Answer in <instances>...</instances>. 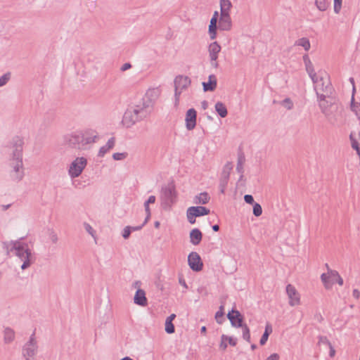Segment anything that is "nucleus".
Returning a JSON list of instances; mask_svg holds the SVG:
<instances>
[{"instance_id":"nucleus-1","label":"nucleus","mask_w":360,"mask_h":360,"mask_svg":"<svg viewBox=\"0 0 360 360\" xmlns=\"http://www.w3.org/2000/svg\"><path fill=\"white\" fill-rule=\"evenodd\" d=\"M98 139V132L90 128L75 131L64 136L65 143L82 154L90 150Z\"/></svg>"},{"instance_id":"nucleus-2","label":"nucleus","mask_w":360,"mask_h":360,"mask_svg":"<svg viewBox=\"0 0 360 360\" xmlns=\"http://www.w3.org/2000/svg\"><path fill=\"white\" fill-rule=\"evenodd\" d=\"M318 101L321 112L330 122L334 124L342 118L343 107L340 104L326 100L324 95L319 96Z\"/></svg>"},{"instance_id":"nucleus-3","label":"nucleus","mask_w":360,"mask_h":360,"mask_svg":"<svg viewBox=\"0 0 360 360\" xmlns=\"http://www.w3.org/2000/svg\"><path fill=\"white\" fill-rule=\"evenodd\" d=\"M305 66V70L309 75V77L313 82L314 89L316 91L317 96H321L319 91H326L328 87V82L323 81V77L319 76L314 68L312 62L311 61L309 56L305 54L302 57Z\"/></svg>"},{"instance_id":"nucleus-4","label":"nucleus","mask_w":360,"mask_h":360,"mask_svg":"<svg viewBox=\"0 0 360 360\" xmlns=\"http://www.w3.org/2000/svg\"><path fill=\"white\" fill-rule=\"evenodd\" d=\"M160 199L164 209L171 208L176 202L177 192L174 181H171L167 184L162 186Z\"/></svg>"},{"instance_id":"nucleus-5","label":"nucleus","mask_w":360,"mask_h":360,"mask_svg":"<svg viewBox=\"0 0 360 360\" xmlns=\"http://www.w3.org/2000/svg\"><path fill=\"white\" fill-rule=\"evenodd\" d=\"M11 250L15 251V255L22 262L21 269L25 270L27 269L32 264V253L30 250L28 248L27 243H20L19 241H15L13 244Z\"/></svg>"},{"instance_id":"nucleus-6","label":"nucleus","mask_w":360,"mask_h":360,"mask_svg":"<svg viewBox=\"0 0 360 360\" xmlns=\"http://www.w3.org/2000/svg\"><path fill=\"white\" fill-rule=\"evenodd\" d=\"M38 352V344L35 337V330L30 335L29 340L23 345L22 349V356L26 360H35Z\"/></svg>"},{"instance_id":"nucleus-7","label":"nucleus","mask_w":360,"mask_h":360,"mask_svg":"<svg viewBox=\"0 0 360 360\" xmlns=\"http://www.w3.org/2000/svg\"><path fill=\"white\" fill-rule=\"evenodd\" d=\"M191 79L187 76L179 75L174 79V106L177 108L179 104L180 96L183 91L191 85Z\"/></svg>"},{"instance_id":"nucleus-8","label":"nucleus","mask_w":360,"mask_h":360,"mask_svg":"<svg viewBox=\"0 0 360 360\" xmlns=\"http://www.w3.org/2000/svg\"><path fill=\"white\" fill-rule=\"evenodd\" d=\"M160 94L161 89L160 88H149L144 94L141 103L151 111Z\"/></svg>"},{"instance_id":"nucleus-9","label":"nucleus","mask_w":360,"mask_h":360,"mask_svg":"<svg viewBox=\"0 0 360 360\" xmlns=\"http://www.w3.org/2000/svg\"><path fill=\"white\" fill-rule=\"evenodd\" d=\"M10 167L11 170L10 176L13 181H20L24 176V167L22 159H11Z\"/></svg>"},{"instance_id":"nucleus-10","label":"nucleus","mask_w":360,"mask_h":360,"mask_svg":"<svg viewBox=\"0 0 360 360\" xmlns=\"http://www.w3.org/2000/svg\"><path fill=\"white\" fill-rule=\"evenodd\" d=\"M87 164V159H75L69 168V174L71 178L79 176Z\"/></svg>"},{"instance_id":"nucleus-11","label":"nucleus","mask_w":360,"mask_h":360,"mask_svg":"<svg viewBox=\"0 0 360 360\" xmlns=\"http://www.w3.org/2000/svg\"><path fill=\"white\" fill-rule=\"evenodd\" d=\"M24 138L20 136H14L11 143L10 148L14 158H20L22 155Z\"/></svg>"},{"instance_id":"nucleus-12","label":"nucleus","mask_w":360,"mask_h":360,"mask_svg":"<svg viewBox=\"0 0 360 360\" xmlns=\"http://www.w3.org/2000/svg\"><path fill=\"white\" fill-rule=\"evenodd\" d=\"M221 46L217 42H212L208 46V53L211 66L217 68L219 66L217 61L219 54L221 51Z\"/></svg>"},{"instance_id":"nucleus-13","label":"nucleus","mask_w":360,"mask_h":360,"mask_svg":"<svg viewBox=\"0 0 360 360\" xmlns=\"http://www.w3.org/2000/svg\"><path fill=\"white\" fill-rule=\"evenodd\" d=\"M188 264L191 270L198 272L203 268V263L196 252H191L188 256Z\"/></svg>"},{"instance_id":"nucleus-14","label":"nucleus","mask_w":360,"mask_h":360,"mask_svg":"<svg viewBox=\"0 0 360 360\" xmlns=\"http://www.w3.org/2000/svg\"><path fill=\"white\" fill-rule=\"evenodd\" d=\"M227 318L230 321L233 327L241 328L245 325L243 323V316L238 310L235 309L234 308H233L231 311H229L227 314Z\"/></svg>"},{"instance_id":"nucleus-15","label":"nucleus","mask_w":360,"mask_h":360,"mask_svg":"<svg viewBox=\"0 0 360 360\" xmlns=\"http://www.w3.org/2000/svg\"><path fill=\"white\" fill-rule=\"evenodd\" d=\"M197 112L194 108L187 110L185 117L186 128L191 131L196 126Z\"/></svg>"},{"instance_id":"nucleus-16","label":"nucleus","mask_w":360,"mask_h":360,"mask_svg":"<svg viewBox=\"0 0 360 360\" xmlns=\"http://www.w3.org/2000/svg\"><path fill=\"white\" fill-rule=\"evenodd\" d=\"M139 121L140 120L133 113V112L129 108H128L124 113L122 123L125 127L130 128Z\"/></svg>"},{"instance_id":"nucleus-17","label":"nucleus","mask_w":360,"mask_h":360,"mask_svg":"<svg viewBox=\"0 0 360 360\" xmlns=\"http://www.w3.org/2000/svg\"><path fill=\"white\" fill-rule=\"evenodd\" d=\"M286 292L290 300L289 304L290 306H295L300 304V295L293 285L288 284L286 286Z\"/></svg>"},{"instance_id":"nucleus-18","label":"nucleus","mask_w":360,"mask_h":360,"mask_svg":"<svg viewBox=\"0 0 360 360\" xmlns=\"http://www.w3.org/2000/svg\"><path fill=\"white\" fill-rule=\"evenodd\" d=\"M129 109L140 121L146 118L147 115L151 112L146 106L145 107L142 103L134 107L129 108Z\"/></svg>"},{"instance_id":"nucleus-19","label":"nucleus","mask_w":360,"mask_h":360,"mask_svg":"<svg viewBox=\"0 0 360 360\" xmlns=\"http://www.w3.org/2000/svg\"><path fill=\"white\" fill-rule=\"evenodd\" d=\"M218 27L222 31H229L232 28V20L230 14H220Z\"/></svg>"},{"instance_id":"nucleus-20","label":"nucleus","mask_w":360,"mask_h":360,"mask_svg":"<svg viewBox=\"0 0 360 360\" xmlns=\"http://www.w3.org/2000/svg\"><path fill=\"white\" fill-rule=\"evenodd\" d=\"M115 145V139L114 137L110 138L105 145L99 148L97 156L103 157L108 155L110 150L114 148Z\"/></svg>"},{"instance_id":"nucleus-21","label":"nucleus","mask_w":360,"mask_h":360,"mask_svg":"<svg viewBox=\"0 0 360 360\" xmlns=\"http://www.w3.org/2000/svg\"><path fill=\"white\" fill-rule=\"evenodd\" d=\"M134 302L139 306L146 307L148 304V300L146 292L143 290L139 288L134 295Z\"/></svg>"},{"instance_id":"nucleus-22","label":"nucleus","mask_w":360,"mask_h":360,"mask_svg":"<svg viewBox=\"0 0 360 360\" xmlns=\"http://www.w3.org/2000/svg\"><path fill=\"white\" fill-rule=\"evenodd\" d=\"M190 242L194 245H198L200 243L202 238V233L197 228L192 229L189 234Z\"/></svg>"},{"instance_id":"nucleus-23","label":"nucleus","mask_w":360,"mask_h":360,"mask_svg":"<svg viewBox=\"0 0 360 360\" xmlns=\"http://www.w3.org/2000/svg\"><path fill=\"white\" fill-rule=\"evenodd\" d=\"M350 140L352 148L356 150L358 155L360 156V131L352 132L350 134Z\"/></svg>"},{"instance_id":"nucleus-24","label":"nucleus","mask_w":360,"mask_h":360,"mask_svg":"<svg viewBox=\"0 0 360 360\" xmlns=\"http://www.w3.org/2000/svg\"><path fill=\"white\" fill-rule=\"evenodd\" d=\"M204 91H213L217 87V79L214 75L209 76L207 82H202Z\"/></svg>"},{"instance_id":"nucleus-25","label":"nucleus","mask_w":360,"mask_h":360,"mask_svg":"<svg viewBox=\"0 0 360 360\" xmlns=\"http://www.w3.org/2000/svg\"><path fill=\"white\" fill-rule=\"evenodd\" d=\"M190 208L193 212L194 214L197 216V217L205 216L210 213V210L206 207L203 206H192Z\"/></svg>"},{"instance_id":"nucleus-26","label":"nucleus","mask_w":360,"mask_h":360,"mask_svg":"<svg viewBox=\"0 0 360 360\" xmlns=\"http://www.w3.org/2000/svg\"><path fill=\"white\" fill-rule=\"evenodd\" d=\"M321 279L323 282L324 287L326 289L328 290L330 289L333 286V285L335 283V281L331 280L332 276L330 274H326L323 273L321 275Z\"/></svg>"},{"instance_id":"nucleus-27","label":"nucleus","mask_w":360,"mask_h":360,"mask_svg":"<svg viewBox=\"0 0 360 360\" xmlns=\"http://www.w3.org/2000/svg\"><path fill=\"white\" fill-rule=\"evenodd\" d=\"M4 341L6 344L11 343L15 339V332L10 327H6L4 329Z\"/></svg>"},{"instance_id":"nucleus-28","label":"nucleus","mask_w":360,"mask_h":360,"mask_svg":"<svg viewBox=\"0 0 360 360\" xmlns=\"http://www.w3.org/2000/svg\"><path fill=\"white\" fill-rule=\"evenodd\" d=\"M210 197L207 192H202L194 198V203L205 205L210 201Z\"/></svg>"},{"instance_id":"nucleus-29","label":"nucleus","mask_w":360,"mask_h":360,"mask_svg":"<svg viewBox=\"0 0 360 360\" xmlns=\"http://www.w3.org/2000/svg\"><path fill=\"white\" fill-rule=\"evenodd\" d=\"M294 45L296 46L302 47L305 51H308L311 48L310 41H309V39H307V37H302V38L297 39L295 41Z\"/></svg>"},{"instance_id":"nucleus-30","label":"nucleus","mask_w":360,"mask_h":360,"mask_svg":"<svg viewBox=\"0 0 360 360\" xmlns=\"http://www.w3.org/2000/svg\"><path fill=\"white\" fill-rule=\"evenodd\" d=\"M232 4L230 0L220 1V14H230Z\"/></svg>"},{"instance_id":"nucleus-31","label":"nucleus","mask_w":360,"mask_h":360,"mask_svg":"<svg viewBox=\"0 0 360 360\" xmlns=\"http://www.w3.org/2000/svg\"><path fill=\"white\" fill-rule=\"evenodd\" d=\"M214 108L216 112L221 117H226L228 111L226 105L220 101L217 102L214 105Z\"/></svg>"},{"instance_id":"nucleus-32","label":"nucleus","mask_w":360,"mask_h":360,"mask_svg":"<svg viewBox=\"0 0 360 360\" xmlns=\"http://www.w3.org/2000/svg\"><path fill=\"white\" fill-rule=\"evenodd\" d=\"M233 169V164L231 162H228L224 167L221 172V178L226 182L229 178L230 172Z\"/></svg>"},{"instance_id":"nucleus-33","label":"nucleus","mask_w":360,"mask_h":360,"mask_svg":"<svg viewBox=\"0 0 360 360\" xmlns=\"http://www.w3.org/2000/svg\"><path fill=\"white\" fill-rule=\"evenodd\" d=\"M329 274L332 276V279L331 280L335 281V283H337L340 285H343V282H344L343 279L340 276L339 273L337 271L329 269Z\"/></svg>"},{"instance_id":"nucleus-34","label":"nucleus","mask_w":360,"mask_h":360,"mask_svg":"<svg viewBox=\"0 0 360 360\" xmlns=\"http://www.w3.org/2000/svg\"><path fill=\"white\" fill-rule=\"evenodd\" d=\"M315 5L320 11H325L329 6L328 0H315Z\"/></svg>"},{"instance_id":"nucleus-35","label":"nucleus","mask_w":360,"mask_h":360,"mask_svg":"<svg viewBox=\"0 0 360 360\" xmlns=\"http://www.w3.org/2000/svg\"><path fill=\"white\" fill-rule=\"evenodd\" d=\"M224 315V305L221 304L219 307V310L215 314V319H216V321L219 324H222L223 322L224 321V319L223 318Z\"/></svg>"},{"instance_id":"nucleus-36","label":"nucleus","mask_w":360,"mask_h":360,"mask_svg":"<svg viewBox=\"0 0 360 360\" xmlns=\"http://www.w3.org/2000/svg\"><path fill=\"white\" fill-rule=\"evenodd\" d=\"M279 104L288 110H290L294 107V103L290 98H285L279 102Z\"/></svg>"},{"instance_id":"nucleus-37","label":"nucleus","mask_w":360,"mask_h":360,"mask_svg":"<svg viewBox=\"0 0 360 360\" xmlns=\"http://www.w3.org/2000/svg\"><path fill=\"white\" fill-rule=\"evenodd\" d=\"M351 109L359 118L360 117V103L354 102V94L352 98Z\"/></svg>"},{"instance_id":"nucleus-38","label":"nucleus","mask_w":360,"mask_h":360,"mask_svg":"<svg viewBox=\"0 0 360 360\" xmlns=\"http://www.w3.org/2000/svg\"><path fill=\"white\" fill-rule=\"evenodd\" d=\"M243 330V338L246 340L247 342H250V328L247 326V324H245L243 326L241 327Z\"/></svg>"},{"instance_id":"nucleus-39","label":"nucleus","mask_w":360,"mask_h":360,"mask_svg":"<svg viewBox=\"0 0 360 360\" xmlns=\"http://www.w3.org/2000/svg\"><path fill=\"white\" fill-rule=\"evenodd\" d=\"M245 159H238V163L236 166V170L238 173L240 174V179H242L243 177V165L245 164Z\"/></svg>"},{"instance_id":"nucleus-40","label":"nucleus","mask_w":360,"mask_h":360,"mask_svg":"<svg viewBox=\"0 0 360 360\" xmlns=\"http://www.w3.org/2000/svg\"><path fill=\"white\" fill-rule=\"evenodd\" d=\"M186 216L187 219L190 224H193L195 223V218L197 217V216L194 214L193 212L190 207H188L186 211Z\"/></svg>"},{"instance_id":"nucleus-41","label":"nucleus","mask_w":360,"mask_h":360,"mask_svg":"<svg viewBox=\"0 0 360 360\" xmlns=\"http://www.w3.org/2000/svg\"><path fill=\"white\" fill-rule=\"evenodd\" d=\"M217 25L210 24L208 32L210 34V37L212 40L216 39V37H217Z\"/></svg>"},{"instance_id":"nucleus-42","label":"nucleus","mask_w":360,"mask_h":360,"mask_svg":"<svg viewBox=\"0 0 360 360\" xmlns=\"http://www.w3.org/2000/svg\"><path fill=\"white\" fill-rule=\"evenodd\" d=\"M221 339H222V340L228 341L229 344L233 347H234L237 345V339L234 338L233 337H230V336L223 334L221 336Z\"/></svg>"},{"instance_id":"nucleus-43","label":"nucleus","mask_w":360,"mask_h":360,"mask_svg":"<svg viewBox=\"0 0 360 360\" xmlns=\"http://www.w3.org/2000/svg\"><path fill=\"white\" fill-rule=\"evenodd\" d=\"M11 72H6L0 77V87L4 86L11 79Z\"/></svg>"},{"instance_id":"nucleus-44","label":"nucleus","mask_w":360,"mask_h":360,"mask_svg":"<svg viewBox=\"0 0 360 360\" xmlns=\"http://www.w3.org/2000/svg\"><path fill=\"white\" fill-rule=\"evenodd\" d=\"M253 205V214L255 217H259L262 214V206L257 203L255 202Z\"/></svg>"},{"instance_id":"nucleus-45","label":"nucleus","mask_w":360,"mask_h":360,"mask_svg":"<svg viewBox=\"0 0 360 360\" xmlns=\"http://www.w3.org/2000/svg\"><path fill=\"white\" fill-rule=\"evenodd\" d=\"M165 331L168 334H172L175 332V327L172 322L165 321Z\"/></svg>"},{"instance_id":"nucleus-46","label":"nucleus","mask_w":360,"mask_h":360,"mask_svg":"<svg viewBox=\"0 0 360 360\" xmlns=\"http://www.w3.org/2000/svg\"><path fill=\"white\" fill-rule=\"evenodd\" d=\"M15 243V241H11V242H3V249L6 252V255H8L10 251H12L13 250H11V248L12 247L13 244Z\"/></svg>"},{"instance_id":"nucleus-47","label":"nucleus","mask_w":360,"mask_h":360,"mask_svg":"<svg viewBox=\"0 0 360 360\" xmlns=\"http://www.w3.org/2000/svg\"><path fill=\"white\" fill-rule=\"evenodd\" d=\"M144 208H145V212H146V216L145 220L143 221V224H146L148 223V221H149L150 216H151L149 204L144 202Z\"/></svg>"},{"instance_id":"nucleus-48","label":"nucleus","mask_w":360,"mask_h":360,"mask_svg":"<svg viewBox=\"0 0 360 360\" xmlns=\"http://www.w3.org/2000/svg\"><path fill=\"white\" fill-rule=\"evenodd\" d=\"M342 0H334V12L339 13L342 8Z\"/></svg>"},{"instance_id":"nucleus-49","label":"nucleus","mask_w":360,"mask_h":360,"mask_svg":"<svg viewBox=\"0 0 360 360\" xmlns=\"http://www.w3.org/2000/svg\"><path fill=\"white\" fill-rule=\"evenodd\" d=\"M49 238L53 244H56L58 243V238L57 234L56 233V232L53 230H50Z\"/></svg>"},{"instance_id":"nucleus-50","label":"nucleus","mask_w":360,"mask_h":360,"mask_svg":"<svg viewBox=\"0 0 360 360\" xmlns=\"http://www.w3.org/2000/svg\"><path fill=\"white\" fill-rule=\"evenodd\" d=\"M131 229H130V226H127L124 229H123V232H122V237L124 238V239H128L131 235Z\"/></svg>"},{"instance_id":"nucleus-51","label":"nucleus","mask_w":360,"mask_h":360,"mask_svg":"<svg viewBox=\"0 0 360 360\" xmlns=\"http://www.w3.org/2000/svg\"><path fill=\"white\" fill-rule=\"evenodd\" d=\"M244 200L247 204L249 205H254L255 203L253 196L250 194H246L244 195Z\"/></svg>"},{"instance_id":"nucleus-52","label":"nucleus","mask_w":360,"mask_h":360,"mask_svg":"<svg viewBox=\"0 0 360 360\" xmlns=\"http://www.w3.org/2000/svg\"><path fill=\"white\" fill-rule=\"evenodd\" d=\"M319 344L326 345L327 346H330L331 342L326 336H319Z\"/></svg>"},{"instance_id":"nucleus-53","label":"nucleus","mask_w":360,"mask_h":360,"mask_svg":"<svg viewBox=\"0 0 360 360\" xmlns=\"http://www.w3.org/2000/svg\"><path fill=\"white\" fill-rule=\"evenodd\" d=\"M84 226L86 232H88L90 235L94 237L95 231L94 230L92 226L88 223H84Z\"/></svg>"},{"instance_id":"nucleus-54","label":"nucleus","mask_w":360,"mask_h":360,"mask_svg":"<svg viewBox=\"0 0 360 360\" xmlns=\"http://www.w3.org/2000/svg\"><path fill=\"white\" fill-rule=\"evenodd\" d=\"M219 13L217 11H215L210 20V24L217 25V21L219 22Z\"/></svg>"},{"instance_id":"nucleus-55","label":"nucleus","mask_w":360,"mask_h":360,"mask_svg":"<svg viewBox=\"0 0 360 360\" xmlns=\"http://www.w3.org/2000/svg\"><path fill=\"white\" fill-rule=\"evenodd\" d=\"M269 336L268 335L265 334V333H263V335H262L261 338H260V340H259V344L261 345H264L267 340H268V338H269Z\"/></svg>"},{"instance_id":"nucleus-56","label":"nucleus","mask_w":360,"mask_h":360,"mask_svg":"<svg viewBox=\"0 0 360 360\" xmlns=\"http://www.w3.org/2000/svg\"><path fill=\"white\" fill-rule=\"evenodd\" d=\"M129 155V154L128 153H115L112 155V158H124V157H127Z\"/></svg>"},{"instance_id":"nucleus-57","label":"nucleus","mask_w":360,"mask_h":360,"mask_svg":"<svg viewBox=\"0 0 360 360\" xmlns=\"http://www.w3.org/2000/svg\"><path fill=\"white\" fill-rule=\"evenodd\" d=\"M272 333V327L270 323H266L264 333L269 335Z\"/></svg>"},{"instance_id":"nucleus-58","label":"nucleus","mask_w":360,"mask_h":360,"mask_svg":"<svg viewBox=\"0 0 360 360\" xmlns=\"http://www.w3.org/2000/svg\"><path fill=\"white\" fill-rule=\"evenodd\" d=\"M279 358L280 356L278 354L274 353L268 356L266 360H279Z\"/></svg>"},{"instance_id":"nucleus-59","label":"nucleus","mask_w":360,"mask_h":360,"mask_svg":"<svg viewBox=\"0 0 360 360\" xmlns=\"http://www.w3.org/2000/svg\"><path fill=\"white\" fill-rule=\"evenodd\" d=\"M226 340H222V339H221V342L219 344V348L220 349H221L222 351H225L227 348V344L226 342Z\"/></svg>"},{"instance_id":"nucleus-60","label":"nucleus","mask_w":360,"mask_h":360,"mask_svg":"<svg viewBox=\"0 0 360 360\" xmlns=\"http://www.w3.org/2000/svg\"><path fill=\"white\" fill-rule=\"evenodd\" d=\"M131 67V64L129 63H126L122 65L120 68L121 71L124 72L129 69H130Z\"/></svg>"},{"instance_id":"nucleus-61","label":"nucleus","mask_w":360,"mask_h":360,"mask_svg":"<svg viewBox=\"0 0 360 360\" xmlns=\"http://www.w3.org/2000/svg\"><path fill=\"white\" fill-rule=\"evenodd\" d=\"M156 198L155 195H150L148 198V200L145 202V203L147 204H153L155 202Z\"/></svg>"},{"instance_id":"nucleus-62","label":"nucleus","mask_w":360,"mask_h":360,"mask_svg":"<svg viewBox=\"0 0 360 360\" xmlns=\"http://www.w3.org/2000/svg\"><path fill=\"white\" fill-rule=\"evenodd\" d=\"M179 283L182 285L184 286L186 289L188 288V285L186 283V281L185 279L182 277V276H179Z\"/></svg>"},{"instance_id":"nucleus-63","label":"nucleus","mask_w":360,"mask_h":360,"mask_svg":"<svg viewBox=\"0 0 360 360\" xmlns=\"http://www.w3.org/2000/svg\"><path fill=\"white\" fill-rule=\"evenodd\" d=\"M352 295L355 299L359 300L360 297V292L357 289H354L352 292Z\"/></svg>"},{"instance_id":"nucleus-64","label":"nucleus","mask_w":360,"mask_h":360,"mask_svg":"<svg viewBox=\"0 0 360 360\" xmlns=\"http://www.w3.org/2000/svg\"><path fill=\"white\" fill-rule=\"evenodd\" d=\"M146 224H143V223L140 226H130L131 231H139L141 230Z\"/></svg>"}]
</instances>
